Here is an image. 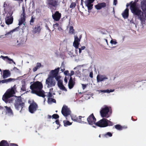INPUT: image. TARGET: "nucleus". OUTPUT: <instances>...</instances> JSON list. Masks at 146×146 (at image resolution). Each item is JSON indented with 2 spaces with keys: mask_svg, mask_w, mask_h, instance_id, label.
Masks as SVG:
<instances>
[{
  "mask_svg": "<svg viewBox=\"0 0 146 146\" xmlns=\"http://www.w3.org/2000/svg\"><path fill=\"white\" fill-rule=\"evenodd\" d=\"M130 5V9L132 13L135 16L137 19L139 20L142 25L145 24L146 20V13H144L138 8L136 5V2L131 1L129 3H127L126 6Z\"/></svg>",
  "mask_w": 146,
  "mask_h": 146,
  "instance_id": "obj_1",
  "label": "nucleus"
},
{
  "mask_svg": "<svg viewBox=\"0 0 146 146\" xmlns=\"http://www.w3.org/2000/svg\"><path fill=\"white\" fill-rule=\"evenodd\" d=\"M42 83L38 81L34 82L30 86L31 93L44 98L46 95L45 94V93L44 91L42 89Z\"/></svg>",
  "mask_w": 146,
  "mask_h": 146,
  "instance_id": "obj_2",
  "label": "nucleus"
},
{
  "mask_svg": "<svg viewBox=\"0 0 146 146\" xmlns=\"http://www.w3.org/2000/svg\"><path fill=\"white\" fill-rule=\"evenodd\" d=\"M16 92V86L15 85L10 89H8L3 96L2 99L6 103H11L14 100L12 97Z\"/></svg>",
  "mask_w": 146,
  "mask_h": 146,
  "instance_id": "obj_3",
  "label": "nucleus"
},
{
  "mask_svg": "<svg viewBox=\"0 0 146 146\" xmlns=\"http://www.w3.org/2000/svg\"><path fill=\"white\" fill-rule=\"evenodd\" d=\"M96 126L101 127H105L108 126L113 125L112 123L106 118H103L95 123Z\"/></svg>",
  "mask_w": 146,
  "mask_h": 146,
  "instance_id": "obj_4",
  "label": "nucleus"
},
{
  "mask_svg": "<svg viewBox=\"0 0 146 146\" xmlns=\"http://www.w3.org/2000/svg\"><path fill=\"white\" fill-rule=\"evenodd\" d=\"M100 112L102 117L108 118L110 115L109 107L106 106H104L101 108Z\"/></svg>",
  "mask_w": 146,
  "mask_h": 146,
  "instance_id": "obj_5",
  "label": "nucleus"
},
{
  "mask_svg": "<svg viewBox=\"0 0 146 146\" xmlns=\"http://www.w3.org/2000/svg\"><path fill=\"white\" fill-rule=\"evenodd\" d=\"M45 84L47 88H49L54 86L56 84V82L51 76H48V78L46 80Z\"/></svg>",
  "mask_w": 146,
  "mask_h": 146,
  "instance_id": "obj_6",
  "label": "nucleus"
},
{
  "mask_svg": "<svg viewBox=\"0 0 146 146\" xmlns=\"http://www.w3.org/2000/svg\"><path fill=\"white\" fill-rule=\"evenodd\" d=\"M13 13V12L11 11L6 13L5 19L6 23L7 25L11 24L13 23V19L12 16Z\"/></svg>",
  "mask_w": 146,
  "mask_h": 146,
  "instance_id": "obj_7",
  "label": "nucleus"
},
{
  "mask_svg": "<svg viewBox=\"0 0 146 146\" xmlns=\"http://www.w3.org/2000/svg\"><path fill=\"white\" fill-rule=\"evenodd\" d=\"M60 70V68L58 67L54 70H51L50 72V75L53 78H55L57 81H58L60 78V76L58 75V73Z\"/></svg>",
  "mask_w": 146,
  "mask_h": 146,
  "instance_id": "obj_8",
  "label": "nucleus"
},
{
  "mask_svg": "<svg viewBox=\"0 0 146 146\" xmlns=\"http://www.w3.org/2000/svg\"><path fill=\"white\" fill-rule=\"evenodd\" d=\"M25 7L24 5L22 6V10L21 11V18L19 20L18 25L19 26L21 25L24 22L25 20Z\"/></svg>",
  "mask_w": 146,
  "mask_h": 146,
  "instance_id": "obj_9",
  "label": "nucleus"
},
{
  "mask_svg": "<svg viewBox=\"0 0 146 146\" xmlns=\"http://www.w3.org/2000/svg\"><path fill=\"white\" fill-rule=\"evenodd\" d=\"M61 112L63 115L66 117V119H68L66 117L70 115L71 111L67 106H63L61 110Z\"/></svg>",
  "mask_w": 146,
  "mask_h": 146,
  "instance_id": "obj_10",
  "label": "nucleus"
},
{
  "mask_svg": "<svg viewBox=\"0 0 146 146\" xmlns=\"http://www.w3.org/2000/svg\"><path fill=\"white\" fill-rule=\"evenodd\" d=\"M87 121L88 124L91 125H92V127L96 128V125H93L94 124L95 125L96 119L94 116L93 114L90 115L87 118Z\"/></svg>",
  "mask_w": 146,
  "mask_h": 146,
  "instance_id": "obj_11",
  "label": "nucleus"
},
{
  "mask_svg": "<svg viewBox=\"0 0 146 146\" xmlns=\"http://www.w3.org/2000/svg\"><path fill=\"white\" fill-rule=\"evenodd\" d=\"M47 2L48 7L50 8L56 7L58 5L57 0H48Z\"/></svg>",
  "mask_w": 146,
  "mask_h": 146,
  "instance_id": "obj_12",
  "label": "nucleus"
},
{
  "mask_svg": "<svg viewBox=\"0 0 146 146\" xmlns=\"http://www.w3.org/2000/svg\"><path fill=\"white\" fill-rule=\"evenodd\" d=\"M38 108L37 105L35 103H31L29 107V111L31 113H34Z\"/></svg>",
  "mask_w": 146,
  "mask_h": 146,
  "instance_id": "obj_13",
  "label": "nucleus"
},
{
  "mask_svg": "<svg viewBox=\"0 0 146 146\" xmlns=\"http://www.w3.org/2000/svg\"><path fill=\"white\" fill-rule=\"evenodd\" d=\"M108 79V76L105 75L98 74L97 76V83L104 81Z\"/></svg>",
  "mask_w": 146,
  "mask_h": 146,
  "instance_id": "obj_14",
  "label": "nucleus"
},
{
  "mask_svg": "<svg viewBox=\"0 0 146 146\" xmlns=\"http://www.w3.org/2000/svg\"><path fill=\"white\" fill-rule=\"evenodd\" d=\"M95 0H86L84 2L85 6L88 7V10H91L92 9L93 5L92 4Z\"/></svg>",
  "mask_w": 146,
  "mask_h": 146,
  "instance_id": "obj_15",
  "label": "nucleus"
},
{
  "mask_svg": "<svg viewBox=\"0 0 146 146\" xmlns=\"http://www.w3.org/2000/svg\"><path fill=\"white\" fill-rule=\"evenodd\" d=\"M52 17L54 21H58L61 17V14L58 11H56L54 14H53L52 15Z\"/></svg>",
  "mask_w": 146,
  "mask_h": 146,
  "instance_id": "obj_16",
  "label": "nucleus"
},
{
  "mask_svg": "<svg viewBox=\"0 0 146 146\" xmlns=\"http://www.w3.org/2000/svg\"><path fill=\"white\" fill-rule=\"evenodd\" d=\"M15 100L16 102L15 104H20V108L22 109L24 107V104L22 102L21 98L20 96H19Z\"/></svg>",
  "mask_w": 146,
  "mask_h": 146,
  "instance_id": "obj_17",
  "label": "nucleus"
},
{
  "mask_svg": "<svg viewBox=\"0 0 146 146\" xmlns=\"http://www.w3.org/2000/svg\"><path fill=\"white\" fill-rule=\"evenodd\" d=\"M26 40L25 38L21 37L17 40V42L18 43L17 45L18 46H21L22 45L25 43Z\"/></svg>",
  "mask_w": 146,
  "mask_h": 146,
  "instance_id": "obj_18",
  "label": "nucleus"
},
{
  "mask_svg": "<svg viewBox=\"0 0 146 146\" xmlns=\"http://www.w3.org/2000/svg\"><path fill=\"white\" fill-rule=\"evenodd\" d=\"M72 119L76 122H79L81 123H86V122H85L84 121H82L81 120V118L82 117L81 116H79L78 118H77L76 117H70Z\"/></svg>",
  "mask_w": 146,
  "mask_h": 146,
  "instance_id": "obj_19",
  "label": "nucleus"
},
{
  "mask_svg": "<svg viewBox=\"0 0 146 146\" xmlns=\"http://www.w3.org/2000/svg\"><path fill=\"white\" fill-rule=\"evenodd\" d=\"M75 84V82L74 78L73 80L72 77H70L68 84V86L69 88L70 89L72 88Z\"/></svg>",
  "mask_w": 146,
  "mask_h": 146,
  "instance_id": "obj_20",
  "label": "nucleus"
},
{
  "mask_svg": "<svg viewBox=\"0 0 146 146\" xmlns=\"http://www.w3.org/2000/svg\"><path fill=\"white\" fill-rule=\"evenodd\" d=\"M5 108L6 109V114L10 116H13V113L10 107L5 106Z\"/></svg>",
  "mask_w": 146,
  "mask_h": 146,
  "instance_id": "obj_21",
  "label": "nucleus"
},
{
  "mask_svg": "<svg viewBox=\"0 0 146 146\" xmlns=\"http://www.w3.org/2000/svg\"><path fill=\"white\" fill-rule=\"evenodd\" d=\"M74 40L73 43V46H79L80 44V40L79 39L77 35L74 36Z\"/></svg>",
  "mask_w": 146,
  "mask_h": 146,
  "instance_id": "obj_22",
  "label": "nucleus"
},
{
  "mask_svg": "<svg viewBox=\"0 0 146 146\" xmlns=\"http://www.w3.org/2000/svg\"><path fill=\"white\" fill-rule=\"evenodd\" d=\"M106 4L104 2L98 3L95 6V8L97 10H100L103 8L105 7Z\"/></svg>",
  "mask_w": 146,
  "mask_h": 146,
  "instance_id": "obj_23",
  "label": "nucleus"
},
{
  "mask_svg": "<svg viewBox=\"0 0 146 146\" xmlns=\"http://www.w3.org/2000/svg\"><path fill=\"white\" fill-rule=\"evenodd\" d=\"M141 6L143 11H146V0H143L141 1Z\"/></svg>",
  "mask_w": 146,
  "mask_h": 146,
  "instance_id": "obj_24",
  "label": "nucleus"
},
{
  "mask_svg": "<svg viewBox=\"0 0 146 146\" xmlns=\"http://www.w3.org/2000/svg\"><path fill=\"white\" fill-rule=\"evenodd\" d=\"M10 72L8 70H4L3 72V78H5L10 76Z\"/></svg>",
  "mask_w": 146,
  "mask_h": 146,
  "instance_id": "obj_25",
  "label": "nucleus"
},
{
  "mask_svg": "<svg viewBox=\"0 0 146 146\" xmlns=\"http://www.w3.org/2000/svg\"><path fill=\"white\" fill-rule=\"evenodd\" d=\"M129 9L126 8L124 12L122 13V15L123 17L125 19L127 18L128 16Z\"/></svg>",
  "mask_w": 146,
  "mask_h": 146,
  "instance_id": "obj_26",
  "label": "nucleus"
},
{
  "mask_svg": "<svg viewBox=\"0 0 146 146\" xmlns=\"http://www.w3.org/2000/svg\"><path fill=\"white\" fill-rule=\"evenodd\" d=\"M0 58H2L4 60L8 62L10 61H13V59L9 58L7 56H4L1 55Z\"/></svg>",
  "mask_w": 146,
  "mask_h": 146,
  "instance_id": "obj_27",
  "label": "nucleus"
},
{
  "mask_svg": "<svg viewBox=\"0 0 146 146\" xmlns=\"http://www.w3.org/2000/svg\"><path fill=\"white\" fill-rule=\"evenodd\" d=\"M0 146H9V145L7 141L3 140L1 142Z\"/></svg>",
  "mask_w": 146,
  "mask_h": 146,
  "instance_id": "obj_28",
  "label": "nucleus"
},
{
  "mask_svg": "<svg viewBox=\"0 0 146 146\" xmlns=\"http://www.w3.org/2000/svg\"><path fill=\"white\" fill-rule=\"evenodd\" d=\"M41 66V64L40 63H37L36 64V66L34 68L33 71L34 72L36 71Z\"/></svg>",
  "mask_w": 146,
  "mask_h": 146,
  "instance_id": "obj_29",
  "label": "nucleus"
},
{
  "mask_svg": "<svg viewBox=\"0 0 146 146\" xmlns=\"http://www.w3.org/2000/svg\"><path fill=\"white\" fill-rule=\"evenodd\" d=\"M48 102L49 104H51L52 103H55L56 102V100L53 98H48Z\"/></svg>",
  "mask_w": 146,
  "mask_h": 146,
  "instance_id": "obj_30",
  "label": "nucleus"
},
{
  "mask_svg": "<svg viewBox=\"0 0 146 146\" xmlns=\"http://www.w3.org/2000/svg\"><path fill=\"white\" fill-rule=\"evenodd\" d=\"M69 24L68 26L69 25V33L71 34H73L74 33V30L73 29V27L72 26H70V22H69Z\"/></svg>",
  "mask_w": 146,
  "mask_h": 146,
  "instance_id": "obj_31",
  "label": "nucleus"
},
{
  "mask_svg": "<svg viewBox=\"0 0 146 146\" xmlns=\"http://www.w3.org/2000/svg\"><path fill=\"white\" fill-rule=\"evenodd\" d=\"M13 80V79H12L11 78H9L8 79L3 80L1 81V82L3 83H7L11 82Z\"/></svg>",
  "mask_w": 146,
  "mask_h": 146,
  "instance_id": "obj_32",
  "label": "nucleus"
},
{
  "mask_svg": "<svg viewBox=\"0 0 146 146\" xmlns=\"http://www.w3.org/2000/svg\"><path fill=\"white\" fill-rule=\"evenodd\" d=\"M75 48V52L76 55H79L80 53H79V46H73Z\"/></svg>",
  "mask_w": 146,
  "mask_h": 146,
  "instance_id": "obj_33",
  "label": "nucleus"
},
{
  "mask_svg": "<svg viewBox=\"0 0 146 146\" xmlns=\"http://www.w3.org/2000/svg\"><path fill=\"white\" fill-rule=\"evenodd\" d=\"M15 106L16 109L18 110H19L21 109V110L20 111V112L21 113V111L23 110V108L22 109L21 108H20V104H15Z\"/></svg>",
  "mask_w": 146,
  "mask_h": 146,
  "instance_id": "obj_34",
  "label": "nucleus"
},
{
  "mask_svg": "<svg viewBox=\"0 0 146 146\" xmlns=\"http://www.w3.org/2000/svg\"><path fill=\"white\" fill-rule=\"evenodd\" d=\"M63 123H64V126H67L68 125H70L72 124V123L70 122L69 121H64Z\"/></svg>",
  "mask_w": 146,
  "mask_h": 146,
  "instance_id": "obj_35",
  "label": "nucleus"
},
{
  "mask_svg": "<svg viewBox=\"0 0 146 146\" xmlns=\"http://www.w3.org/2000/svg\"><path fill=\"white\" fill-rule=\"evenodd\" d=\"M19 27H17L16 28L13 29V30H12L9 32H8L6 34V35L7 34H11L12 33H13V32H14V31L17 30L18 29H19Z\"/></svg>",
  "mask_w": 146,
  "mask_h": 146,
  "instance_id": "obj_36",
  "label": "nucleus"
},
{
  "mask_svg": "<svg viewBox=\"0 0 146 146\" xmlns=\"http://www.w3.org/2000/svg\"><path fill=\"white\" fill-rule=\"evenodd\" d=\"M115 128L117 130H122V127L119 125H116L115 126Z\"/></svg>",
  "mask_w": 146,
  "mask_h": 146,
  "instance_id": "obj_37",
  "label": "nucleus"
},
{
  "mask_svg": "<svg viewBox=\"0 0 146 146\" xmlns=\"http://www.w3.org/2000/svg\"><path fill=\"white\" fill-rule=\"evenodd\" d=\"M40 30V26H37L35 27V31L36 33L39 32Z\"/></svg>",
  "mask_w": 146,
  "mask_h": 146,
  "instance_id": "obj_38",
  "label": "nucleus"
},
{
  "mask_svg": "<svg viewBox=\"0 0 146 146\" xmlns=\"http://www.w3.org/2000/svg\"><path fill=\"white\" fill-rule=\"evenodd\" d=\"M53 95H55V93H52L51 92H49L48 95H47L46 96L48 98H53Z\"/></svg>",
  "mask_w": 146,
  "mask_h": 146,
  "instance_id": "obj_39",
  "label": "nucleus"
},
{
  "mask_svg": "<svg viewBox=\"0 0 146 146\" xmlns=\"http://www.w3.org/2000/svg\"><path fill=\"white\" fill-rule=\"evenodd\" d=\"M112 136V134L109 132L107 133L106 134L104 135V136L106 137H111Z\"/></svg>",
  "mask_w": 146,
  "mask_h": 146,
  "instance_id": "obj_40",
  "label": "nucleus"
},
{
  "mask_svg": "<svg viewBox=\"0 0 146 146\" xmlns=\"http://www.w3.org/2000/svg\"><path fill=\"white\" fill-rule=\"evenodd\" d=\"M86 48V47L84 46H82L80 48H79V53H81L82 52V50H84Z\"/></svg>",
  "mask_w": 146,
  "mask_h": 146,
  "instance_id": "obj_41",
  "label": "nucleus"
},
{
  "mask_svg": "<svg viewBox=\"0 0 146 146\" xmlns=\"http://www.w3.org/2000/svg\"><path fill=\"white\" fill-rule=\"evenodd\" d=\"M58 82V87H60V86L63 85L62 84V82L61 80H59L57 81Z\"/></svg>",
  "mask_w": 146,
  "mask_h": 146,
  "instance_id": "obj_42",
  "label": "nucleus"
},
{
  "mask_svg": "<svg viewBox=\"0 0 146 146\" xmlns=\"http://www.w3.org/2000/svg\"><path fill=\"white\" fill-rule=\"evenodd\" d=\"M60 89L61 90H62L64 91H66L67 90L65 88V87L63 85H62L60 86V87H59Z\"/></svg>",
  "mask_w": 146,
  "mask_h": 146,
  "instance_id": "obj_43",
  "label": "nucleus"
},
{
  "mask_svg": "<svg viewBox=\"0 0 146 146\" xmlns=\"http://www.w3.org/2000/svg\"><path fill=\"white\" fill-rule=\"evenodd\" d=\"M110 43L112 44H116L117 43V42L115 39L113 40H111L110 42Z\"/></svg>",
  "mask_w": 146,
  "mask_h": 146,
  "instance_id": "obj_44",
  "label": "nucleus"
},
{
  "mask_svg": "<svg viewBox=\"0 0 146 146\" xmlns=\"http://www.w3.org/2000/svg\"><path fill=\"white\" fill-rule=\"evenodd\" d=\"M59 117V115L57 114H54L52 115V117L53 118L56 119L58 118Z\"/></svg>",
  "mask_w": 146,
  "mask_h": 146,
  "instance_id": "obj_45",
  "label": "nucleus"
},
{
  "mask_svg": "<svg viewBox=\"0 0 146 146\" xmlns=\"http://www.w3.org/2000/svg\"><path fill=\"white\" fill-rule=\"evenodd\" d=\"M76 3H72L71 4L70 6V8H74L76 6Z\"/></svg>",
  "mask_w": 146,
  "mask_h": 146,
  "instance_id": "obj_46",
  "label": "nucleus"
},
{
  "mask_svg": "<svg viewBox=\"0 0 146 146\" xmlns=\"http://www.w3.org/2000/svg\"><path fill=\"white\" fill-rule=\"evenodd\" d=\"M53 28H54V29H56L57 28H58L59 27V24L58 23H56V24H55L53 25Z\"/></svg>",
  "mask_w": 146,
  "mask_h": 146,
  "instance_id": "obj_47",
  "label": "nucleus"
},
{
  "mask_svg": "<svg viewBox=\"0 0 146 146\" xmlns=\"http://www.w3.org/2000/svg\"><path fill=\"white\" fill-rule=\"evenodd\" d=\"M21 90L23 91H25V84H23L22 85V86L21 88Z\"/></svg>",
  "mask_w": 146,
  "mask_h": 146,
  "instance_id": "obj_48",
  "label": "nucleus"
},
{
  "mask_svg": "<svg viewBox=\"0 0 146 146\" xmlns=\"http://www.w3.org/2000/svg\"><path fill=\"white\" fill-rule=\"evenodd\" d=\"M83 65H79L76 66V68H74V69H77L78 70H79L80 69V68L82 66H83Z\"/></svg>",
  "mask_w": 146,
  "mask_h": 146,
  "instance_id": "obj_49",
  "label": "nucleus"
},
{
  "mask_svg": "<svg viewBox=\"0 0 146 146\" xmlns=\"http://www.w3.org/2000/svg\"><path fill=\"white\" fill-rule=\"evenodd\" d=\"M74 72L73 71H71L70 73L68 74L69 76H70V77H71V76L74 75Z\"/></svg>",
  "mask_w": 146,
  "mask_h": 146,
  "instance_id": "obj_50",
  "label": "nucleus"
},
{
  "mask_svg": "<svg viewBox=\"0 0 146 146\" xmlns=\"http://www.w3.org/2000/svg\"><path fill=\"white\" fill-rule=\"evenodd\" d=\"M64 73L65 75H68L69 76L68 74H69V71L68 70H66L65 71V72H64Z\"/></svg>",
  "mask_w": 146,
  "mask_h": 146,
  "instance_id": "obj_51",
  "label": "nucleus"
},
{
  "mask_svg": "<svg viewBox=\"0 0 146 146\" xmlns=\"http://www.w3.org/2000/svg\"><path fill=\"white\" fill-rule=\"evenodd\" d=\"M89 76L91 78H93V73L92 72H90Z\"/></svg>",
  "mask_w": 146,
  "mask_h": 146,
  "instance_id": "obj_52",
  "label": "nucleus"
},
{
  "mask_svg": "<svg viewBox=\"0 0 146 146\" xmlns=\"http://www.w3.org/2000/svg\"><path fill=\"white\" fill-rule=\"evenodd\" d=\"M35 19L33 18V17H32L31 18V19L30 21V22L31 23H33Z\"/></svg>",
  "mask_w": 146,
  "mask_h": 146,
  "instance_id": "obj_53",
  "label": "nucleus"
},
{
  "mask_svg": "<svg viewBox=\"0 0 146 146\" xmlns=\"http://www.w3.org/2000/svg\"><path fill=\"white\" fill-rule=\"evenodd\" d=\"M117 3V0H113V5H116Z\"/></svg>",
  "mask_w": 146,
  "mask_h": 146,
  "instance_id": "obj_54",
  "label": "nucleus"
},
{
  "mask_svg": "<svg viewBox=\"0 0 146 146\" xmlns=\"http://www.w3.org/2000/svg\"><path fill=\"white\" fill-rule=\"evenodd\" d=\"M82 88L83 90L86 87V85L85 84H82Z\"/></svg>",
  "mask_w": 146,
  "mask_h": 146,
  "instance_id": "obj_55",
  "label": "nucleus"
},
{
  "mask_svg": "<svg viewBox=\"0 0 146 146\" xmlns=\"http://www.w3.org/2000/svg\"><path fill=\"white\" fill-rule=\"evenodd\" d=\"M64 81L65 82L67 83L68 82V78L66 76L64 79Z\"/></svg>",
  "mask_w": 146,
  "mask_h": 146,
  "instance_id": "obj_56",
  "label": "nucleus"
},
{
  "mask_svg": "<svg viewBox=\"0 0 146 146\" xmlns=\"http://www.w3.org/2000/svg\"><path fill=\"white\" fill-rule=\"evenodd\" d=\"M60 68L61 69V71L63 72V71H64L65 70V69L64 68V67L62 66Z\"/></svg>",
  "mask_w": 146,
  "mask_h": 146,
  "instance_id": "obj_57",
  "label": "nucleus"
},
{
  "mask_svg": "<svg viewBox=\"0 0 146 146\" xmlns=\"http://www.w3.org/2000/svg\"><path fill=\"white\" fill-rule=\"evenodd\" d=\"M57 29L58 30H59V31H62V29L59 26V27H58L57 28Z\"/></svg>",
  "mask_w": 146,
  "mask_h": 146,
  "instance_id": "obj_58",
  "label": "nucleus"
},
{
  "mask_svg": "<svg viewBox=\"0 0 146 146\" xmlns=\"http://www.w3.org/2000/svg\"><path fill=\"white\" fill-rule=\"evenodd\" d=\"M10 146H18V145L16 144L11 143L10 144Z\"/></svg>",
  "mask_w": 146,
  "mask_h": 146,
  "instance_id": "obj_59",
  "label": "nucleus"
},
{
  "mask_svg": "<svg viewBox=\"0 0 146 146\" xmlns=\"http://www.w3.org/2000/svg\"><path fill=\"white\" fill-rule=\"evenodd\" d=\"M12 62L13 63L15 64H16L15 62L14 61H13H13H10V62H9V64H11Z\"/></svg>",
  "mask_w": 146,
  "mask_h": 146,
  "instance_id": "obj_60",
  "label": "nucleus"
},
{
  "mask_svg": "<svg viewBox=\"0 0 146 146\" xmlns=\"http://www.w3.org/2000/svg\"><path fill=\"white\" fill-rule=\"evenodd\" d=\"M53 88H51L50 89V91L49 92H51L53 93Z\"/></svg>",
  "mask_w": 146,
  "mask_h": 146,
  "instance_id": "obj_61",
  "label": "nucleus"
},
{
  "mask_svg": "<svg viewBox=\"0 0 146 146\" xmlns=\"http://www.w3.org/2000/svg\"><path fill=\"white\" fill-rule=\"evenodd\" d=\"M55 122L57 125H58L59 124V122L58 120H56L55 121Z\"/></svg>",
  "mask_w": 146,
  "mask_h": 146,
  "instance_id": "obj_62",
  "label": "nucleus"
},
{
  "mask_svg": "<svg viewBox=\"0 0 146 146\" xmlns=\"http://www.w3.org/2000/svg\"><path fill=\"white\" fill-rule=\"evenodd\" d=\"M114 90V89H113V90H112V89H111V90H109V93L110 92H113Z\"/></svg>",
  "mask_w": 146,
  "mask_h": 146,
  "instance_id": "obj_63",
  "label": "nucleus"
},
{
  "mask_svg": "<svg viewBox=\"0 0 146 146\" xmlns=\"http://www.w3.org/2000/svg\"><path fill=\"white\" fill-rule=\"evenodd\" d=\"M100 91L101 92L106 93L105 90H101Z\"/></svg>",
  "mask_w": 146,
  "mask_h": 146,
  "instance_id": "obj_64",
  "label": "nucleus"
}]
</instances>
